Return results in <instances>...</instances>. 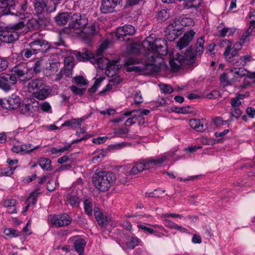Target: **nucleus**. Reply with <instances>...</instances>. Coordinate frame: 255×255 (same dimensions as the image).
<instances>
[{"label":"nucleus","instance_id":"obj_62","mask_svg":"<svg viewBox=\"0 0 255 255\" xmlns=\"http://www.w3.org/2000/svg\"><path fill=\"white\" fill-rule=\"evenodd\" d=\"M137 227L139 229H141L145 232H147L149 233L150 234H153L155 232L153 229H152L150 228L147 227L144 225H138Z\"/></svg>","mask_w":255,"mask_h":255},{"label":"nucleus","instance_id":"obj_40","mask_svg":"<svg viewBox=\"0 0 255 255\" xmlns=\"http://www.w3.org/2000/svg\"><path fill=\"white\" fill-rule=\"evenodd\" d=\"M4 233L6 236L11 238L17 237L21 235L20 232L12 228L6 229L4 231Z\"/></svg>","mask_w":255,"mask_h":255},{"label":"nucleus","instance_id":"obj_53","mask_svg":"<svg viewBox=\"0 0 255 255\" xmlns=\"http://www.w3.org/2000/svg\"><path fill=\"white\" fill-rule=\"evenodd\" d=\"M8 66L7 59L4 57H0V72L6 69Z\"/></svg>","mask_w":255,"mask_h":255},{"label":"nucleus","instance_id":"obj_17","mask_svg":"<svg viewBox=\"0 0 255 255\" xmlns=\"http://www.w3.org/2000/svg\"><path fill=\"white\" fill-rule=\"evenodd\" d=\"M85 35V39L88 41H91L92 38L99 32L98 25L96 23H92L89 26H85L81 31Z\"/></svg>","mask_w":255,"mask_h":255},{"label":"nucleus","instance_id":"obj_9","mask_svg":"<svg viewBox=\"0 0 255 255\" xmlns=\"http://www.w3.org/2000/svg\"><path fill=\"white\" fill-rule=\"evenodd\" d=\"M17 82V80L11 74L2 73L0 76V88L5 92L11 90Z\"/></svg>","mask_w":255,"mask_h":255},{"label":"nucleus","instance_id":"obj_51","mask_svg":"<svg viewBox=\"0 0 255 255\" xmlns=\"http://www.w3.org/2000/svg\"><path fill=\"white\" fill-rule=\"evenodd\" d=\"M41 46L39 52H46L51 48L50 44L46 40L42 39Z\"/></svg>","mask_w":255,"mask_h":255},{"label":"nucleus","instance_id":"obj_45","mask_svg":"<svg viewBox=\"0 0 255 255\" xmlns=\"http://www.w3.org/2000/svg\"><path fill=\"white\" fill-rule=\"evenodd\" d=\"M70 89L74 94L80 96H82L86 91V89L85 88H79L74 85L70 86Z\"/></svg>","mask_w":255,"mask_h":255},{"label":"nucleus","instance_id":"obj_27","mask_svg":"<svg viewBox=\"0 0 255 255\" xmlns=\"http://www.w3.org/2000/svg\"><path fill=\"white\" fill-rule=\"evenodd\" d=\"M94 215L97 222L100 226L104 227L107 225V217L103 213L100 212L99 211L95 210Z\"/></svg>","mask_w":255,"mask_h":255},{"label":"nucleus","instance_id":"obj_23","mask_svg":"<svg viewBox=\"0 0 255 255\" xmlns=\"http://www.w3.org/2000/svg\"><path fill=\"white\" fill-rule=\"evenodd\" d=\"M196 58V54L193 48L189 47L186 51L183 59V64L187 63L189 64H193L195 63Z\"/></svg>","mask_w":255,"mask_h":255},{"label":"nucleus","instance_id":"obj_34","mask_svg":"<svg viewBox=\"0 0 255 255\" xmlns=\"http://www.w3.org/2000/svg\"><path fill=\"white\" fill-rule=\"evenodd\" d=\"M42 39H35L29 43V46L36 53L39 51L41 46Z\"/></svg>","mask_w":255,"mask_h":255},{"label":"nucleus","instance_id":"obj_64","mask_svg":"<svg viewBox=\"0 0 255 255\" xmlns=\"http://www.w3.org/2000/svg\"><path fill=\"white\" fill-rule=\"evenodd\" d=\"M122 78L119 76H116L115 78H112L110 80V82L112 83L113 85H115V86H117V85H119V84H120L122 82Z\"/></svg>","mask_w":255,"mask_h":255},{"label":"nucleus","instance_id":"obj_10","mask_svg":"<svg viewBox=\"0 0 255 255\" xmlns=\"http://www.w3.org/2000/svg\"><path fill=\"white\" fill-rule=\"evenodd\" d=\"M71 222L72 218L67 214L54 215L51 219V224L58 227L68 226Z\"/></svg>","mask_w":255,"mask_h":255},{"label":"nucleus","instance_id":"obj_25","mask_svg":"<svg viewBox=\"0 0 255 255\" xmlns=\"http://www.w3.org/2000/svg\"><path fill=\"white\" fill-rule=\"evenodd\" d=\"M46 84L41 79H34L30 81L28 83V89L33 91L36 90V91L40 90Z\"/></svg>","mask_w":255,"mask_h":255},{"label":"nucleus","instance_id":"obj_31","mask_svg":"<svg viewBox=\"0 0 255 255\" xmlns=\"http://www.w3.org/2000/svg\"><path fill=\"white\" fill-rule=\"evenodd\" d=\"M225 45H227V47L224 53V55L226 57H227L228 56L230 55L231 51L232 49V43L230 40H228L227 39H224L221 42L220 46L224 47Z\"/></svg>","mask_w":255,"mask_h":255},{"label":"nucleus","instance_id":"obj_22","mask_svg":"<svg viewBox=\"0 0 255 255\" xmlns=\"http://www.w3.org/2000/svg\"><path fill=\"white\" fill-rule=\"evenodd\" d=\"M117 6L112 3L111 0H102L100 6V10L104 14L113 12Z\"/></svg>","mask_w":255,"mask_h":255},{"label":"nucleus","instance_id":"obj_50","mask_svg":"<svg viewBox=\"0 0 255 255\" xmlns=\"http://www.w3.org/2000/svg\"><path fill=\"white\" fill-rule=\"evenodd\" d=\"M74 80L78 85L85 86L88 84V82L83 76L74 77Z\"/></svg>","mask_w":255,"mask_h":255},{"label":"nucleus","instance_id":"obj_55","mask_svg":"<svg viewBox=\"0 0 255 255\" xmlns=\"http://www.w3.org/2000/svg\"><path fill=\"white\" fill-rule=\"evenodd\" d=\"M134 103L136 105H139L143 102L142 96L140 91L136 92L134 97Z\"/></svg>","mask_w":255,"mask_h":255},{"label":"nucleus","instance_id":"obj_36","mask_svg":"<svg viewBox=\"0 0 255 255\" xmlns=\"http://www.w3.org/2000/svg\"><path fill=\"white\" fill-rule=\"evenodd\" d=\"M84 208L85 213L89 216H90L92 215V203L90 200L86 199L84 201Z\"/></svg>","mask_w":255,"mask_h":255},{"label":"nucleus","instance_id":"obj_57","mask_svg":"<svg viewBox=\"0 0 255 255\" xmlns=\"http://www.w3.org/2000/svg\"><path fill=\"white\" fill-rule=\"evenodd\" d=\"M108 43L104 42L102 43L99 48L97 49L96 53L98 54V55H101L103 54V52L105 50L108 48Z\"/></svg>","mask_w":255,"mask_h":255},{"label":"nucleus","instance_id":"obj_11","mask_svg":"<svg viewBox=\"0 0 255 255\" xmlns=\"http://www.w3.org/2000/svg\"><path fill=\"white\" fill-rule=\"evenodd\" d=\"M14 0H0V17L8 14L14 15L12 10L14 9Z\"/></svg>","mask_w":255,"mask_h":255},{"label":"nucleus","instance_id":"obj_56","mask_svg":"<svg viewBox=\"0 0 255 255\" xmlns=\"http://www.w3.org/2000/svg\"><path fill=\"white\" fill-rule=\"evenodd\" d=\"M41 62L42 60H37L33 67V71L35 73H39L41 71Z\"/></svg>","mask_w":255,"mask_h":255},{"label":"nucleus","instance_id":"obj_8","mask_svg":"<svg viewBox=\"0 0 255 255\" xmlns=\"http://www.w3.org/2000/svg\"><path fill=\"white\" fill-rule=\"evenodd\" d=\"M135 32V28L130 24H126L118 28L116 32L117 38L121 41L129 40V36L133 35Z\"/></svg>","mask_w":255,"mask_h":255},{"label":"nucleus","instance_id":"obj_15","mask_svg":"<svg viewBox=\"0 0 255 255\" xmlns=\"http://www.w3.org/2000/svg\"><path fill=\"white\" fill-rule=\"evenodd\" d=\"M189 124L192 128L198 132H203L208 128V121L205 119H191Z\"/></svg>","mask_w":255,"mask_h":255},{"label":"nucleus","instance_id":"obj_14","mask_svg":"<svg viewBox=\"0 0 255 255\" xmlns=\"http://www.w3.org/2000/svg\"><path fill=\"white\" fill-rule=\"evenodd\" d=\"M20 99L17 95L12 94L7 99L4 100L3 108L6 109H16L21 104Z\"/></svg>","mask_w":255,"mask_h":255},{"label":"nucleus","instance_id":"obj_38","mask_svg":"<svg viewBox=\"0 0 255 255\" xmlns=\"http://www.w3.org/2000/svg\"><path fill=\"white\" fill-rule=\"evenodd\" d=\"M16 166L12 167L8 166L7 167L2 168L0 169V176H10L13 174V172Z\"/></svg>","mask_w":255,"mask_h":255},{"label":"nucleus","instance_id":"obj_6","mask_svg":"<svg viewBox=\"0 0 255 255\" xmlns=\"http://www.w3.org/2000/svg\"><path fill=\"white\" fill-rule=\"evenodd\" d=\"M182 27L179 22L175 20L171 22L166 28L165 35L169 41H174L182 33Z\"/></svg>","mask_w":255,"mask_h":255},{"label":"nucleus","instance_id":"obj_61","mask_svg":"<svg viewBox=\"0 0 255 255\" xmlns=\"http://www.w3.org/2000/svg\"><path fill=\"white\" fill-rule=\"evenodd\" d=\"M72 155H73L72 154H70L69 156L64 155V156H63L59 158L57 160L58 163L62 164L65 162L70 161V156L72 157Z\"/></svg>","mask_w":255,"mask_h":255},{"label":"nucleus","instance_id":"obj_63","mask_svg":"<svg viewBox=\"0 0 255 255\" xmlns=\"http://www.w3.org/2000/svg\"><path fill=\"white\" fill-rule=\"evenodd\" d=\"M16 201L15 199H8L4 202V205L7 207H14Z\"/></svg>","mask_w":255,"mask_h":255},{"label":"nucleus","instance_id":"obj_29","mask_svg":"<svg viewBox=\"0 0 255 255\" xmlns=\"http://www.w3.org/2000/svg\"><path fill=\"white\" fill-rule=\"evenodd\" d=\"M66 202L67 204L72 206L78 205L80 203V199L77 195L68 194L66 196Z\"/></svg>","mask_w":255,"mask_h":255},{"label":"nucleus","instance_id":"obj_7","mask_svg":"<svg viewBox=\"0 0 255 255\" xmlns=\"http://www.w3.org/2000/svg\"><path fill=\"white\" fill-rule=\"evenodd\" d=\"M69 26L71 29L79 30L80 31L88 24V20L85 15L75 13L70 16Z\"/></svg>","mask_w":255,"mask_h":255},{"label":"nucleus","instance_id":"obj_49","mask_svg":"<svg viewBox=\"0 0 255 255\" xmlns=\"http://www.w3.org/2000/svg\"><path fill=\"white\" fill-rule=\"evenodd\" d=\"M242 114V111L239 108H232V112L230 113V117L232 119L235 118L236 119H239Z\"/></svg>","mask_w":255,"mask_h":255},{"label":"nucleus","instance_id":"obj_52","mask_svg":"<svg viewBox=\"0 0 255 255\" xmlns=\"http://www.w3.org/2000/svg\"><path fill=\"white\" fill-rule=\"evenodd\" d=\"M232 64L235 66H244L245 65V62L243 61L242 57H238L237 59L234 58L231 62Z\"/></svg>","mask_w":255,"mask_h":255},{"label":"nucleus","instance_id":"obj_42","mask_svg":"<svg viewBox=\"0 0 255 255\" xmlns=\"http://www.w3.org/2000/svg\"><path fill=\"white\" fill-rule=\"evenodd\" d=\"M104 79L105 78L104 77H100L97 79L92 87L88 89V92L90 93H95L97 91L98 88L100 87L101 83Z\"/></svg>","mask_w":255,"mask_h":255},{"label":"nucleus","instance_id":"obj_20","mask_svg":"<svg viewBox=\"0 0 255 255\" xmlns=\"http://www.w3.org/2000/svg\"><path fill=\"white\" fill-rule=\"evenodd\" d=\"M70 13L68 12H59L54 17V21L57 25H65L70 20Z\"/></svg>","mask_w":255,"mask_h":255},{"label":"nucleus","instance_id":"obj_24","mask_svg":"<svg viewBox=\"0 0 255 255\" xmlns=\"http://www.w3.org/2000/svg\"><path fill=\"white\" fill-rule=\"evenodd\" d=\"M86 245L85 240L82 238H78L74 242V248L79 255H84V249Z\"/></svg>","mask_w":255,"mask_h":255},{"label":"nucleus","instance_id":"obj_59","mask_svg":"<svg viewBox=\"0 0 255 255\" xmlns=\"http://www.w3.org/2000/svg\"><path fill=\"white\" fill-rule=\"evenodd\" d=\"M40 108L42 111L48 112L51 110V107L48 102H44L41 104Z\"/></svg>","mask_w":255,"mask_h":255},{"label":"nucleus","instance_id":"obj_4","mask_svg":"<svg viewBox=\"0 0 255 255\" xmlns=\"http://www.w3.org/2000/svg\"><path fill=\"white\" fill-rule=\"evenodd\" d=\"M24 26L22 21L6 26V29L0 34V36H2L3 42L10 43L17 40L19 36V31L22 30Z\"/></svg>","mask_w":255,"mask_h":255},{"label":"nucleus","instance_id":"obj_26","mask_svg":"<svg viewBox=\"0 0 255 255\" xmlns=\"http://www.w3.org/2000/svg\"><path fill=\"white\" fill-rule=\"evenodd\" d=\"M38 164L41 168L46 171H51L53 169L51 160L48 158L41 157L38 161Z\"/></svg>","mask_w":255,"mask_h":255},{"label":"nucleus","instance_id":"obj_58","mask_svg":"<svg viewBox=\"0 0 255 255\" xmlns=\"http://www.w3.org/2000/svg\"><path fill=\"white\" fill-rule=\"evenodd\" d=\"M192 107L190 106H186L180 107L179 109L178 113L183 114H187L188 113H191L192 112L191 111Z\"/></svg>","mask_w":255,"mask_h":255},{"label":"nucleus","instance_id":"obj_2","mask_svg":"<svg viewBox=\"0 0 255 255\" xmlns=\"http://www.w3.org/2000/svg\"><path fill=\"white\" fill-rule=\"evenodd\" d=\"M167 160V157L163 155L157 158L149 157L141 159L125 166L124 167L125 174L127 175H135L144 170H149L155 166H160Z\"/></svg>","mask_w":255,"mask_h":255},{"label":"nucleus","instance_id":"obj_21","mask_svg":"<svg viewBox=\"0 0 255 255\" xmlns=\"http://www.w3.org/2000/svg\"><path fill=\"white\" fill-rule=\"evenodd\" d=\"M248 72H250L243 67H234L230 70L229 74L233 75L234 77V81H236L238 78H242L244 76H246L249 78L248 76Z\"/></svg>","mask_w":255,"mask_h":255},{"label":"nucleus","instance_id":"obj_13","mask_svg":"<svg viewBox=\"0 0 255 255\" xmlns=\"http://www.w3.org/2000/svg\"><path fill=\"white\" fill-rule=\"evenodd\" d=\"M73 54L79 61H89L91 63L97 62L94 55L90 50L84 48L82 51H74Z\"/></svg>","mask_w":255,"mask_h":255},{"label":"nucleus","instance_id":"obj_18","mask_svg":"<svg viewBox=\"0 0 255 255\" xmlns=\"http://www.w3.org/2000/svg\"><path fill=\"white\" fill-rule=\"evenodd\" d=\"M195 35V32L190 29L187 31L184 34L183 36L177 42V47L180 49H182L187 46L192 40Z\"/></svg>","mask_w":255,"mask_h":255},{"label":"nucleus","instance_id":"obj_3","mask_svg":"<svg viewBox=\"0 0 255 255\" xmlns=\"http://www.w3.org/2000/svg\"><path fill=\"white\" fill-rule=\"evenodd\" d=\"M116 180L115 174L106 171H100L94 174L92 182L95 186L100 191L105 192L113 184Z\"/></svg>","mask_w":255,"mask_h":255},{"label":"nucleus","instance_id":"obj_12","mask_svg":"<svg viewBox=\"0 0 255 255\" xmlns=\"http://www.w3.org/2000/svg\"><path fill=\"white\" fill-rule=\"evenodd\" d=\"M38 110V107L37 104L35 105L34 103H24L23 101L21 103L18 108L20 113L26 117H32Z\"/></svg>","mask_w":255,"mask_h":255},{"label":"nucleus","instance_id":"obj_39","mask_svg":"<svg viewBox=\"0 0 255 255\" xmlns=\"http://www.w3.org/2000/svg\"><path fill=\"white\" fill-rule=\"evenodd\" d=\"M61 127H68L72 128H80L76 119H72L70 120L66 121L63 124H62Z\"/></svg>","mask_w":255,"mask_h":255},{"label":"nucleus","instance_id":"obj_54","mask_svg":"<svg viewBox=\"0 0 255 255\" xmlns=\"http://www.w3.org/2000/svg\"><path fill=\"white\" fill-rule=\"evenodd\" d=\"M65 62V67H67L68 68L73 69L74 66V60L72 57H68L65 58L64 60Z\"/></svg>","mask_w":255,"mask_h":255},{"label":"nucleus","instance_id":"obj_32","mask_svg":"<svg viewBox=\"0 0 255 255\" xmlns=\"http://www.w3.org/2000/svg\"><path fill=\"white\" fill-rule=\"evenodd\" d=\"M170 16L167 9H158L156 14V17L158 21H163L167 19Z\"/></svg>","mask_w":255,"mask_h":255},{"label":"nucleus","instance_id":"obj_5","mask_svg":"<svg viewBox=\"0 0 255 255\" xmlns=\"http://www.w3.org/2000/svg\"><path fill=\"white\" fill-rule=\"evenodd\" d=\"M11 72L16 80L19 79L22 81H28L33 76L31 69L26 63H20L15 65L11 69Z\"/></svg>","mask_w":255,"mask_h":255},{"label":"nucleus","instance_id":"obj_48","mask_svg":"<svg viewBox=\"0 0 255 255\" xmlns=\"http://www.w3.org/2000/svg\"><path fill=\"white\" fill-rule=\"evenodd\" d=\"M182 62L179 60H172L170 61V65L171 69L174 71H178L180 69V66Z\"/></svg>","mask_w":255,"mask_h":255},{"label":"nucleus","instance_id":"obj_33","mask_svg":"<svg viewBox=\"0 0 255 255\" xmlns=\"http://www.w3.org/2000/svg\"><path fill=\"white\" fill-rule=\"evenodd\" d=\"M176 21H178L179 22V24L182 26H190L193 25L194 24V21L192 18L188 17H180L179 19L176 20Z\"/></svg>","mask_w":255,"mask_h":255},{"label":"nucleus","instance_id":"obj_43","mask_svg":"<svg viewBox=\"0 0 255 255\" xmlns=\"http://www.w3.org/2000/svg\"><path fill=\"white\" fill-rule=\"evenodd\" d=\"M159 87L162 92L164 94H170L173 91L172 87L168 84H160Z\"/></svg>","mask_w":255,"mask_h":255},{"label":"nucleus","instance_id":"obj_30","mask_svg":"<svg viewBox=\"0 0 255 255\" xmlns=\"http://www.w3.org/2000/svg\"><path fill=\"white\" fill-rule=\"evenodd\" d=\"M94 58L95 59H96L97 62L92 63V64H97L98 67L100 69H103L105 68V66L107 64V61H108V60L106 58H103V54L98 56V54L96 53V54H95Z\"/></svg>","mask_w":255,"mask_h":255},{"label":"nucleus","instance_id":"obj_19","mask_svg":"<svg viewBox=\"0 0 255 255\" xmlns=\"http://www.w3.org/2000/svg\"><path fill=\"white\" fill-rule=\"evenodd\" d=\"M52 91L50 87L46 84L40 90L34 92L33 96L39 100H44L51 95Z\"/></svg>","mask_w":255,"mask_h":255},{"label":"nucleus","instance_id":"obj_60","mask_svg":"<svg viewBox=\"0 0 255 255\" xmlns=\"http://www.w3.org/2000/svg\"><path fill=\"white\" fill-rule=\"evenodd\" d=\"M220 96V92L217 90L212 91L210 93L207 94V98L209 99L217 98Z\"/></svg>","mask_w":255,"mask_h":255},{"label":"nucleus","instance_id":"obj_35","mask_svg":"<svg viewBox=\"0 0 255 255\" xmlns=\"http://www.w3.org/2000/svg\"><path fill=\"white\" fill-rule=\"evenodd\" d=\"M205 43L204 37L203 36L197 39L196 43V52L197 54L201 55L204 49V45Z\"/></svg>","mask_w":255,"mask_h":255},{"label":"nucleus","instance_id":"obj_46","mask_svg":"<svg viewBox=\"0 0 255 255\" xmlns=\"http://www.w3.org/2000/svg\"><path fill=\"white\" fill-rule=\"evenodd\" d=\"M35 54L36 53L33 50H32V49L30 47L29 48L24 49L21 52L22 56L26 58H29Z\"/></svg>","mask_w":255,"mask_h":255},{"label":"nucleus","instance_id":"obj_44","mask_svg":"<svg viewBox=\"0 0 255 255\" xmlns=\"http://www.w3.org/2000/svg\"><path fill=\"white\" fill-rule=\"evenodd\" d=\"M140 240L136 237H131L129 241L127 243V246L130 249H133L137 246Z\"/></svg>","mask_w":255,"mask_h":255},{"label":"nucleus","instance_id":"obj_47","mask_svg":"<svg viewBox=\"0 0 255 255\" xmlns=\"http://www.w3.org/2000/svg\"><path fill=\"white\" fill-rule=\"evenodd\" d=\"M21 147H22V151H25L26 153H30L34 150L38 149L40 147V146L37 145L34 147L32 148V144L27 143L21 145Z\"/></svg>","mask_w":255,"mask_h":255},{"label":"nucleus","instance_id":"obj_1","mask_svg":"<svg viewBox=\"0 0 255 255\" xmlns=\"http://www.w3.org/2000/svg\"><path fill=\"white\" fill-rule=\"evenodd\" d=\"M142 45L145 50L147 62L140 66H131L140 63V60L134 57H129L125 60V65L127 66V71L142 72L145 75H151L159 71L160 64L163 61L162 56L167 54V41L163 38L153 39L147 37Z\"/></svg>","mask_w":255,"mask_h":255},{"label":"nucleus","instance_id":"obj_16","mask_svg":"<svg viewBox=\"0 0 255 255\" xmlns=\"http://www.w3.org/2000/svg\"><path fill=\"white\" fill-rule=\"evenodd\" d=\"M47 0H35L34 4V14L38 16V22L42 24L41 15L46 12Z\"/></svg>","mask_w":255,"mask_h":255},{"label":"nucleus","instance_id":"obj_37","mask_svg":"<svg viewBox=\"0 0 255 255\" xmlns=\"http://www.w3.org/2000/svg\"><path fill=\"white\" fill-rule=\"evenodd\" d=\"M58 2L51 0H47L46 12L51 13L56 10Z\"/></svg>","mask_w":255,"mask_h":255},{"label":"nucleus","instance_id":"obj_28","mask_svg":"<svg viewBox=\"0 0 255 255\" xmlns=\"http://www.w3.org/2000/svg\"><path fill=\"white\" fill-rule=\"evenodd\" d=\"M49 61V66L47 67V69L50 71L49 73L50 74H54L58 71L60 66V63L58 60L56 59H52Z\"/></svg>","mask_w":255,"mask_h":255},{"label":"nucleus","instance_id":"obj_41","mask_svg":"<svg viewBox=\"0 0 255 255\" xmlns=\"http://www.w3.org/2000/svg\"><path fill=\"white\" fill-rule=\"evenodd\" d=\"M128 132L129 129L128 128H120L114 130V133L117 137H123L124 135L127 136Z\"/></svg>","mask_w":255,"mask_h":255}]
</instances>
